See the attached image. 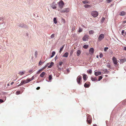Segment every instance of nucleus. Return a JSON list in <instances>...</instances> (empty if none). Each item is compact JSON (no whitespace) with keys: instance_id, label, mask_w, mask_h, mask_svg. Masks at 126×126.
<instances>
[{"instance_id":"4c0bfd02","label":"nucleus","mask_w":126,"mask_h":126,"mask_svg":"<svg viewBox=\"0 0 126 126\" xmlns=\"http://www.w3.org/2000/svg\"><path fill=\"white\" fill-rule=\"evenodd\" d=\"M37 54H38V53H37V52L36 51L35 52V56L36 57H37Z\"/></svg>"},{"instance_id":"864d4df0","label":"nucleus","mask_w":126,"mask_h":126,"mask_svg":"<svg viewBox=\"0 0 126 126\" xmlns=\"http://www.w3.org/2000/svg\"><path fill=\"white\" fill-rule=\"evenodd\" d=\"M0 102H3V101L2 99H0Z\"/></svg>"},{"instance_id":"4468645a","label":"nucleus","mask_w":126,"mask_h":126,"mask_svg":"<svg viewBox=\"0 0 126 126\" xmlns=\"http://www.w3.org/2000/svg\"><path fill=\"white\" fill-rule=\"evenodd\" d=\"M91 79L93 81H97V78L96 77H92L91 78Z\"/></svg>"},{"instance_id":"1a4fd4ad","label":"nucleus","mask_w":126,"mask_h":126,"mask_svg":"<svg viewBox=\"0 0 126 126\" xmlns=\"http://www.w3.org/2000/svg\"><path fill=\"white\" fill-rule=\"evenodd\" d=\"M57 5L55 2H53L52 4L51 7L53 9H55L56 8Z\"/></svg>"},{"instance_id":"f257e3e1","label":"nucleus","mask_w":126,"mask_h":126,"mask_svg":"<svg viewBox=\"0 0 126 126\" xmlns=\"http://www.w3.org/2000/svg\"><path fill=\"white\" fill-rule=\"evenodd\" d=\"M87 121L88 123L89 124H91L92 119L91 116L89 114H87Z\"/></svg>"},{"instance_id":"c85d7f7f","label":"nucleus","mask_w":126,"mask_h":126,"mask_svg":"<svg viewBox=\"0 0 126 126\" xmlns=\"http://www.w3.org/2000/svg\"><path fill=\"white\" fill-rule=\"evenodd\" d=\"M43 70V69H42V68L40 70L38 71L37 73V74H38L41 73Z\"/></svg>"},{"instance_id":"b1692460","label":"nucleus","mask_w":126,"mask_h":126,"mask_svg":"<svg viewBox=\"0 0 126 126\" xmlns=\"http://www.w3.org/2000/svg\"><path fill=\"white\" fill-rule=\"evenodd\" d=\"M82 2L84 4H86V3H89V1L87 0H85L84 1H83Z\"/></svg>"},{"instance_id":"603ef678","label":"nucleus","mask_w":126,"mask_h":126,"mask_svg":"<svg viewBox=\"0 0 126 126\" xmlns=\"http://www.w3.org/2000/svg\"><path fill=\"white\" fill-rule=\"evenodd\" d=\"M32 70H30L29 71V72L30 73H31V72H32Z\"/></svg>"},{"instance_id":"6e6d98bb","label":"nucleus","mask_w":126,"mask_h":126,"mask_svg":"<svg viewBox=\"0 0 126 126\" xmlns=\"http://www.w3.org/2000/svg\"><path fill=\"white\" fill-rule=\"evenodd\" d=\"M14 82H12L11 83V85H13L14 84Z\"/></svg>"},{"instance_id":"3c124183","label":"nucleus","mask_w":126,"mask_h":126,"mask_svg":"<svg viewBox=\"0 0 126 126\" xmlns=\"http://www.w3.org/2000/svg\"><path fill=\"white\" fill-rule=\"evenodd\" d=\"M123 49L124 50H126V47H124Z\"/></svg>"},{"instance_id":"0eeeda50","label":"nucleus","mask_w":126,"mask_h":126,"mask_svg":"<svg viewBox=\"0 0 126 126\" xmlns=\"http://www.w3.org/2000/svg\"><path fill=\"white\" fill-rule=\"evenodd\" d=\"M69 8H66L61 10L60 12L61 13H68L69 12Z\"/></svg>"},{"instance_id":"79ce46f5","label":"nucleus","mask_w":126,"mask_h":126,"mask_svg":"<svg viewBox=\"0 0 126 126\" xmlns=\"http://www.w3.org/2000/svg\"><path fill=\"white\" fill-rule=\"evenodd\" d=\"M82 31V29H81L79 28V32H81Z\"/></svg>"},{"instance_id":"f3484780","label":"nucleus","mask_w":126,"mask_h":126,"mask_svg":"<svg viewBox=\"0 0 126 126\" xmlns=\"http://www.w3.org/2000/svg\"><path fill=\"white\" fill-rule=\"evenodd\" d=\"M126 13L125 12L123 11H122L120 13V15L121 16H123L125 15Z\"/></svg>"},{"instance_id":"473e14b6","label":"nucleus","mask_w":126,"mask_h":126,"mask_svg":"<svg viewBox=\"0 0 126 126\" xmlns=\"http://www.w3.org/2000/svg\"><path fill=\"white\" fill-rule=\"evenodd\" d=\"M87 71V72L90 74H91L92 72V70L91 69L89 70H88Z\"/></svg>"},{"instance_id":"412c9836","label":"nucleus","mask_w":126,"mask_h":126,"mask_svg":"<svg viewBox=\"0 0 126 126\" xmlns=\"http://www.w3.org/2000/svg\"><path fill=\"white\" fill-rule=\"evenodd\" d=\"M68 52H66L63 54V56L67 57L68 56Z\"/></svg>"},{"instance_id":"6ab92c4d","label":"nucleus","mask_w":126,"mask_h":126,"mask_svg":"<svg viewBox=\"0 0 126 126\" xmlns=\"http://www.w3.org/2000/svg\"><path fill=\"white\" fill-rule=\"evenodd\" d=\"M45 74V73L44 72H43L40 74V76L41 77H43Z\"/></svg>"},{"instance_id":"ddd939ff","label":"nucleus","mask_w":126,"mask_h":126,"mask_svg":"<svg viewBox=\"0 0 126 126\" xmlns=\"http://www.w3.org/2000/svg\"><path fill=\"white\" fill-rule=\"evenodd\" d=\"M101 72L100 71L95 72L94 73V75L96 76H97L99 75H101Z\"/></svg>"},{"instance_id":"c756f323","label":"nucleus","mask_w":126,"mask_h":126,"mask_svg":"<svg viewBox=\"0 0 126 126\" xmlns=\"http://www.w3.org/2000/svg\"><path fill=\"white\" fill-rule=\"evenodd\" d=\"M55 53V52H54V51L53 52H52V53L51 55V57L52 58V57H53V56L54 55Z\"/></svg>"},{"instance_id":"8fccbe9b","label":"nucleus","mask_w":126,"mask_h":126,"mask_svg":"<svg viewBox=\"0 0 126 126\" xmlns=\"http://www.w3.org/2000/svg\"><path fill=\"white\" fill-rule=\"evenodd\" d=\"M40 88V87H38L37 88H36V89L37 90H38Z\"/></svg>"},{"instance_id":"680f3d73","label":"nucleus","mask_w":126,"mask_h":126,"mask_svg":"<svg viewBox=\"0 0 126 126\" xmlns=\"http://www.w3.org/2000/svg\"><path fill=\"white\" fill-rule=\"evenodd\" d=\"M105 76H106V77H107V75H106Z\"/></svg>"},{"instance_id":"aec40b11","label":"nucleus","mask_w":126,"mask_h":126,"mask_svg":"<svg viewBox=\"0 0 126 126\" xmlns=\"http://www.w3.org/2000/svg\"><path fill=\"white\" fill-rule=\"evenodd\" d=\"M89 34H92L94 33V32L93 30H90L89 31Z\"/></svg>"},{"instance_id":"13d9d810","label":"nucleus","mask_w":126,"mask_h":126,"mask_svg":"<svg viewBox=\"0 0 126 126\" xmlns=\"http://www.w3.org/2000/svg\"><path fill=\"white\" fill-rule=\"evenodd\" d=\"M96 57H97V58H98V55Z\"/></svg>"},{"instance_id":"9b49d317","label":"nucleus","mask_w":126,"mask_h":126,"mask_svg":"<svg viewBox=\"0 0 126 126\" xmlns=\"http://www.w3.org/2000/svg\"><path fill=\"white\" fill-rule=\"evenodd\" d=\"M90 83L89 82H87L85 83L84 85V87H88L89 86Z\"/></svg>"},{"instance_id":"cd10ccee","label":"nucleus","mask_w":126,"mask_h":126,"mask_svg":"<svg viewBox=\"0 0 126 126\" xmlns=\"http://www.w3.org/2000/svg\"><path fill=\"white\" fill-rule=\"evenodd\" d=\"M53 21L54 23L55 24H56L57 23V21L56 20V18L55 17L53 19Z\"/></svg>"},{"instance_id":"72a5a7b5","label":"nucleus","mask_w":126,"mask_h":126,"mask_svg":"<svg viewBox=\"0 0 126 126\" xmlns=\"http://www.w3.org/2000/svg\"><path fill=\"white\" fill-rule=\"evenodd\" d=\"M49 79V80H50L52 79V75H50L48 77Z\"/></svg>"},{"instance_id":"4be33fe9","label":"nucleus","mask_w":126,"mask_h":126,"mask_svg":"<svg viewBox=\"0 0 126 126\" xmlns=\"http://www.w3.org/2000/svg\"><path fill=\"white\" fill-rule=\"evenodd\" d=\"M25 71L24 72H19V74L21 75H22L23 74H24L25 73Z\"/></svg>"},{"instance_id":"39448f33","label":"nucleus","mask_w":126,"mask_h":126,"mask_svg":"<svg viewBox=\"0 0 126 126\" xmlns=\"http://www.w3.org/2000/svg\"><path fill=\"white\" fill-rule=\"evenodd\" d=\"M59 7L61 9H62L64 5V3L63 1H61L58 2Z\"/></svg>"},{"instance_id":"2eb2a0df","label":"nucleus","mask_w":126,"mask_h":126,"mask_svg":"<svg viewBox=\"0 0 126 126\" xmlns=\"http://www.w3.org/2000/svg\"><path fill=\"white\" fill-rule=\"evenodd\" d=\"M83 79L85 81L86 80V79H87V77L86 74H84L83 75Z\"/></svg>"},{"instance_id":"a878e982","label":"nucleus","mask_w":126,"mask_h":126,"mask_svg":"<svg viewBox=\"0 0 126 126\" xmlns=\"http://www.w3.org/2000/svg\"><path fill=\"white\" fill-rule=\"evenodd\" d=\"M28 80H29V82H30L32 80H33V79H34V77L33 76L31 78H30V79H29V78H28Z\"/></svg>"},{"instance_id":"49530a36","label":"nucleus","mask_w":126,"mask_h":126,"mask_svg":"<svg viewBox=\"0 0 126 126\" xmlns=\"http://www.w3.org/2000/svg\"><path fill=\"white\" fill-rule=\"evenodd\" d=\"M63 63V62H60L59 63V65L60 66L61 65H62Z\"/></svg>"},{"instance_id":"052dcab7","label":"nucleus","mask_w":126,"mask_h":126,"mask_svg":"<svg viewBox=\"0 0 126 126\" xmlns=\"http://www.w3.org/2000/svg\"><path fill=\"white\" fill-rule=\"evenodd\" d=\"M125 33L126 35V32H125Z\"/></svg>"},{"instance_id":"a18cd8bd","label":"nucleus","mask_w":126,"mask_h":126,"mask_svg":"<svg viewBox=\"0 0 126 126\" xmlns=\"http://www.w3.org/2000/svg\"><path fill=\"white\" fill-rule=\"evenodd\" d=\"M124 30H123L122 31L121 33H122V35H124Z\"/></svg>"},{"instance_id":"20e7f679","label":"nucleus","mask_w":126,"mask_h":126,"mask_svg":"<svg viewBox=\"0 0 126 126\" xmlns=\"http://www.w3.org/2000/svg\"><path fill=\"white\" fill-rule=\"evenodd\" d=\"M81 79L82 77L80 75L78 76L77 79V81L78 83L80 85L81 84Z\"/></svg>"},{"instance_id":"c9c22d12","label":"nucleus","mask_w":126,"mask_h":126,"mask_svg":"<svg viewBox=\"0 0 126 126\" xmlns=\"http://www.w3.org/2000/svg\"><path fill=\"white\" fill-rule=\"evenodd\" d=\"M73 52H74L73 49H72V50H71L70 51V55H72Z\"/></svg>"},{"instance_id":"f8f14e48","label":"nucleus","mask_w":126,"mask_h":126,"mask_svg":"<svg viewBox=\"0 0 126 126\" xmlns=\"http://www.w3.org/2000/svg\"><path fill=\"white\" fill-rule=\"evenodd\" d=\"M88 38V36L87 35L84 36L82 38V40L83 41H85Z\"/></svg>"},{"instance_id":"e433bc0d","label":"nucleus","mask_w":126,"mask_h":126,"mask_svg":"<svg viewBox=\"0 0 126 126\" xmlns=\"http://www.w3.org/2000/svg\"><path fill=\"white\" fill-rule=\"evenodd\" d=\"M42 62L40 61L38 65L40 66L42 64Z\"/></svg>"},{"instance_id":"6e6552de","label":"nucleus","mask_w":126,"mask_h":126,"mask_svg":"<svg viewBox=\"0 0 126 126\" xmlns=\"http://www.w3.org/2000/svg\"><path fill=\"white\" fill-rule=\"evenodd\" d=\"M112 60L114 63L115 64L117 65V64L118 63L116 58L115 57H113L112 58Z\"/></svg>"},{"instance_id":"f704fd0d","label":"nucleus","mask_w":126,"mask_h":126,"mask_svg":"<svg viewBox=\"0 0 126 126\" xmlns=\"http://www.w3.org/2000/svg\"><path fill=\"white\" fill-rule=\"evenodd\" d=\"M55 34H53L51 36V38H53L54 37Z\"/></svg>"},{"instance_id":"bb28decb","label":"nucleus","mask_w":126,"mask_h":126,"mask_svg":"<svg viewBox=\"0 0 126 126\" xmlns=\"http://www.w3.org/2000/svg\"><path fill=\"white\" fill-rule=\"evenodd\" d=\"M49 64V63H47L45 67L43 68L42 69H43V70L45 68H46L48 66Z\"/></svg>"},{"instance_id":"09e8293b","label":"nucleus","mask_w":126,"mask_h":126,"mask_svg":"<svg viewBox=\"0 0 126 126\" xmlns=\"http://www.w3.org/2000/svg\"><path fill=\"white\" fill-rule=\"evenodd\" d=\"M107 66L109 68H110V64H108V65H107Z\"/></svg>"},{"instance_id":"bf43d9fd","label":"nucleus","mask_w":126,"mask_h":126,"mask_svg":"<svg viewBox=\"0 0 126 126\" xmlns=\"http://www.w3.org/2000/svg\"><path fill=\"white\" fill-rule=\"evenodd\" d=\"M93 126H97L96 125H94Z\"/></svg>"},{"instance_id":"a19ab883","label":"nucleus","mask_w":126,"mask_h":126,"mask_svg":"<svg viewBox=\"0 0 126 126\" xmlns=\"http://www.w3.org/2000/svg\"><path fill=\"white\" fill-rule=\"evenodd\" d=\"M112 0H107V1L108 3L110 2Z\"/></svg>"},{"instance_id":"423d86ee","label":"nucleus","mask_w":126,"mask_h":126,"mask_svg":"<svg viewBox=\"0 0 126 126\" xmlns=\"http://www.w3.org/2000/svg\"><path fill=\"white\" fill-rule=\"evenodd\" d=\"M104 37V34H100L98 38V41H101L103 40Z\"/></svg>"},{"instance_id":"9d476101","label":"nucleus","mask_w":126,"mask_h":126,"mask_svg":"<svg viewBox=\"0 0 126 126\" xmlns=\"http://www.w3.org/2000/svg\"><path fill=\"white\" fill-rule=\"evenodd\" d=\"M94 49L92 47L91 48L89 51V53L91 55H92L94 53Z\"/></svg>"},{"instance_id":"ea45409f","label":"nucleus","mask_w":126,"mask_h":126,"mask_svg":"<svg viewBox=\"0 0 126 126\" xmlns=\"http://www.w3.org/2000/svg\"><path fill=\"white\" fill-rule=\"evenodd\" d=\"M108 49V47H105L104 49V51H106Z\"/></svg>"},{"instance_id":"4d7b16f0","label":"nucleus","mask_w":126,"mask_h":126,"mask_svg":"<svg viewBox=\"0 0 126 126\" xmlns=\"http://www.w3.org/2000/svg\"><path fill=\"white\" fill-rule=\"evenodd\" d=\"M7 86H10V85H9V84L8 83L7 84Z\"/></svg>"},{"instance_id":"f03ea898","label":"nucleus","mask_w":126,"mask_h":126,"mask_svg":"<svg viewBox=\"0 0 126 126\" xmlns=\"http://www.w3.org/2000/svg\"><path fill=\"white\" fill-rule=\"evenodd\" d=\"M29 80L28 79H27L26 80H22L21 83L18 85V86H20L23 85V84L27 83L29 82L28 81Z\"/></svg>"},{"instance_id":"58836bf2","label":"nucleus","mask_w":126,"mask_h":126,"mask_svg":"<svg viewBox=\"0 0 126 126\" xmlns=\"http://www.w3.org/2000/svg\"><path fill=\"white\" fill-rule=\"evenodd\" d=\"M103 54L102 53H100L99 55V57L100 58H101L103 57Z\"/></svg>"},{"instance_id":"5701e85b","label":"nucleus","mask_w":126,"mask_h":126,"mask_svg":"<svg viewBox=\"0 0 126 126\" xmlns=\"http://www.w3.org/2000/svg\"><path fill=\"white\" fill-rule=\"evenodd\" d=\"M84 7L86 8H88L91 7V6L88 4H85L84 5Z\"/></svg>"},{"instance_id":"7c9ffc66","label":"nucleus","mask_w":126,"mask_h":126,"mask_svg":"<svg viewBox=\"0 0 126 126\" xmlns=\"http://www.w3.org/2000/svg\"><path fill=\"white\" fill-rule=\"evenodd\" d=\"M63 47H64V46H63L61 48H60L59 52V53H61V52L62 51V50L63 48Z\"/></svg>"},{"instance_id":"5fc2aeb1","label":"nucleus","mask_w":126,"mask_h":126,"mask_svg":"<svg viewBox=\"0 0 126 126\" xmlns=\"http://www.w3.org/2000/svg\"><path fill=\"white\" fill-rule=\"evenodd\" d=\"M126 23V20L124 21L123 22V24H125Z\"/></svg>"},{"instance_id":"7ed1b4c3","label":"nucleus","mask_w":126,"mask_h":126,"mask_svg":"<svg viewBox=\"0 0 126 126\" xmlns=\"http://www.w3.org/2000/svg\"><path fill=\"white\" fill-rule=\"evenodd\" d=\"M98 13L96 11H93L91 13V15L94 17H96L98 15Z\"/></svg>"},{"instance_id":"dca6fc26","label":"nucleus","mask_w":126,"mask_h":126,"mask_svg":"<svg viewBox=\"0 0 126 126\" xmlns=\"http://www.w3.org/2000/svg\"><path fill=\"white\" fill-rule=\"evenodd\" d=\"M81 53L80 50H78L77 52V56H79Z\"/></svg>"},{"instance_id":"e2e57ef3","label":"nucleus","mask_w":126,"mask_h":126,"mask_svg":"<svg viewBox=\"0 0 126 126\" xmlns=\"http://www.w3.org/2000/svg\"><path fill=\"white\" fill-rule=\"evenodd\" d=\"M57 57V56H56V57H55V58H56Z\"/></svg>"},{"instance_id":"de8ad7c7","label":"nucleus","mask_w":126,"mask_h":126,"mask_svg":"<svg viewBox=\"0 0 126 126\" xmlns=\"http://www.w3.org/2000/svg\"><path fill=\"white\" fill-rule=\"evenodd\" d=\"M20 91H17L16 92V93L17 94H20Z\"/></svg>"},{"instance_id":"a211bd4d","label":"nucleus","mask_w":126,"mask_h":126,"mask_svg":"<svg viewBox=\"0 0 126 126\" xmlns=\"http://www.w3.org/2000/svg\"><path fill=\"white\" fill-rule=\"evenodd\" d=\"M54 63L53 62H51L50 63V65L49 66H48V68H51L54 64Z\"/></svg>"},{"instance_id":"c03bdc74","label":"nucleus","mask_w":126,"mask_h":126,"mask_svg":"<svg viewBox=\"0 0 126 126\" xmlns=\"http://www.w3.org/2000/svg\"><path fill=\"white\" fill-rule=\"evenodd\" d=\"M105 18L104 17H102V22L104 21V20H105Z\"/></svg>"},{"instance_id":"37998d69","label":"nucleus","mask_w":126,"mask_h":126,"mask_svg":"<svg viewBox=\"0 0 126 126\" xmlns=\"http://www.w3.org/2000/svg\"><path fill=\"white\" fill-rule=\"evenodd\" d=\"M125 60L124 59H122L121 61V62H122V63H123L125 61Z\"/></svg>"},{"instance_id":"393cba45","label":"nucleus","mask_w":126,"mask_h":126,"mask_svg":"<svg viewBox=\"0 0 126 126\" xmlns=\"http://www.w3.org/2000/svg\"><path fill=\"white\" fill-rule=\"evenodd\" d=\"M89 47V45H84L83 46V47L85 49H87Z\"/></svg>"},{"instance_id":"2f4dec72","label":"nucleus","mask_w":126,"mask_h":126,"mask_svg":"<svg viewBox=\"0 0 126 126\" xmlns=\"http://www.w3.org/2000/svg\"><path fill=\"white\" fill-rule=\"evenodd\" d=\"M102 78V76H100L99 77L98 79V81H100L101 79Z\"/></svg>"}]
</instances>
